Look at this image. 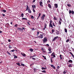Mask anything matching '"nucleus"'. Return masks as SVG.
I'll use <instances>...</instances> for the list:
<instances>
[{"label": "nucleus", "instance_id": "1", "mask_svg": "<svg viewBox=\"0 0 74 74\" xmlns=\"http://www.w3.org/2000/svg\"><path fill=\"white\" fill-rule=\"evenodd\" d=\"M48 41L47 39V37H45L43 39V43H45L46 42Z\"/></svg>", "mask_w": 74, "mask_h": 74}, {"label": "nucleus", "instance_id": "2", "mask_svg": "<svg viewBox=\"0 0 74 74\" xmlns=\"http://www.w3.org/2000/svg\"><path fill=\"white\" fill-rule=\"evenodd\" d=\"M45 17V14H43L42 16L41 17V19L42 21H44V20Z\"/></svg>", "mask_w": 74, "mask_h": 74}, {"label": "nucleus", "instance_id": "3", "mask_svg": "<svg viewBox=\"0 0 74 74\" xmlns=\"http://www.w3.org/2000/svg\"><path fill=\"white\" fill-rule=\"evenodd\" d=\"M69 13L70 15V14H71V13H72V14L73 15H74V12L73 10H72L71 11V10H69Z\"/></svg>", "mask_w": 74, "mask_h": 74}, {"label": "nucleus", "instance_id": "4", "mask_svg": "<svg viewBox=\"0 0 74 74\" xmlns=\"http://www.w3.org/2000/svg\"><path fill=\"white\" fill-rule=\"evenodd\" d=\"M48 51H49V53H51L52 52V51H51V49L49 48V47H48Z\"/></svg>", "mask_w": 74, "mask_h": 74}, {"label": "nucleus", "instance_id": "5", "mask_svg": "<svg viewBox=\"0 0 74 74\" xmlns=\"http://www.w3.org/2000/svg\"><path fill=\"white\" fill-rule=\"evenodd\" d=\"M58 36H56V37H55L52 40V41H54L56 39H57V38H58Z\"/></svg>", "mask_w": 74, "mask_h": 74}, {"label": "nucleus", "instance_id": "6", "mask_svg": "<svg viewBox=\"0 0 74 74\" xmlns=\"http://www.w3.org/2000/svg\"><path fill=\"white\" fill-rule=\"evenodd\" d=\"M40 5L41 7H43V3H42V2L41 1H40L39 2Z\"/></svg>", "mask_w": 74, "mask_h": 74}, {"label": "nucleus", "instance_id": "7", "mask_svg": "<svg viewBox=\"0 0 74 74\" xmlns=\"http://www.w3.org/2000/svg\"><path fill=\"white\" fill-rule=\"evenodd\" d=\"M54 7L56 8H57L58 7V4L55 3L54 4Z\"/></svg>", "mask_w": 74, "mask_h": 74}, {"label": "nucleus", "instance_id": "8", "mask_svg": "<svg viewBox=\"0 0 74 74\" xmlns=\"http://www.w3.org/2000/svg\"><path fill=\"white\" fill-rule=\"evenodd\" d=\"M21 55H22L23 56H24V57H25V56H26V54L23 53H23H21Z\"/></svg>", "mask_w": 74, "mask_h": 74}, {"label": "nucleus", "instance_id": "9", "mask_svg": "<svg viewBox=\"0 0 74 74\" xmlns=\"http://www.w3.org/2000/svg\"><path fill=\"white\" fill-rule=\"evenodd\" d=\"M60 59L61 60H62V58L63 57V56H62V55L61 54L60 55Z\"/></svg>", "mask_w": 74, "mask_h": 74}, {"label": "nucleus", "instance_id": "10", "mask_svg": "<svg viewBox=\"0 0 74 74\" xmlns=\"http://www.w3.org/2000/svg\"><path fill=\"white\" fill-rule=\"evenodd\" d=\"M49 27H51L52 28H53V25L52 24H49Z\"/></svg>", "mask_w": 74, "mask_h": 74}, {"label": "nucleus", "instance_id": "11", "mask_svg": "<svg viewBox=\"0 0 74 74\" xmlns=\"http://www.w3.org/2000/svg\"><path fill=\"white\" fill-rule=\"evenodd\" d=\"M51 67L53 68V69H55V67L53 66V65H51Z\"/></svg>", "mask_w": 74, "mask_h": 74}, {"label": "nucleus", "instance_id": "12", "mask_svg": "<svg viewBox=\"0 0 74 74\" xmlns=\"http://www.w3.org/2000/svg\"><path fill=\"white\" fill-rule=\"evenodd\" d=\"M48 6L49 8H52V6H51V5L49 4L48 5Z\"/></svg>", "mask_w": 74, "mask_h": 74}, {"label": "nucleus", "instance_id": "13", "mask_svg": "<svg viewBox=\"0 0 74 74\" xmlns=\"http://www.w3.org/2000/svg\"><path fill=\"white\" fill-rule=\"evenodd\" d=\"M47 25L46 24H45L44 28H43V30H45V28H46V27H47Z\"/></svg>", "mask_w": 74, "mask_h": 74}, {"label": "nucleus", "instance_id": "14", "mask_svg": "<svg viewBox=\"0 0 74 74\" xmlns=\"http://www.w3.org/2000/svg\"><path fill=\"white\" fill-rule=\"evenodd\" d=\"M53 19L54 21H56V20H57V17L55 16H54Z\"/></svg>", "mask_w": 74, "mask_h": 74}, {"label": "nucleus", "instance_id": "15", "mask_svg": "<svg viewBox=\"0 0 74 74\" xmlns=\"http://www.w3.org/2000/svg\"><path fill=\"white\" fill-rule=\"evenodd\" d=\"M18 30L19 31H23V29L22 28H18Z\"/></svg>", "mask_w": 74, "mask_h": 74}, {"label": "nucleus", "instance_id": "16", "mask_svg": "<svg viewBox=\"0 0 74 74\" xmlns=\"http://www.w3.org/2000/svg\"><path fill=\"white\" fill-rule=\"evenodd\" d=\"M53 58H54L53 57H52L51 58V63H52L53 62V61H52Z\"/></svg>", "mask_w": 74, "mask_h": 74}, {"label": "nucleus", "instance_id": "17", "mask_svg": "<svg viewBox=\"0 0 74 74\" xmlns=\"http://www.w3.org/2000/svg\"><path fill=\"white\" fill-rule=\"evenodd\" d=\"M69 63H73V61L71 60H70L68 61Z\"/></svg>", "mask_w": 74, "mask_h": 74}, {"label": "nucleus", "instance_id": "18", "mask_svg": "<svg viewBox=\"0 0 74 74\" xmlns=\"http://www.w3.org/2000/svg\"><path fill=\"white\" fill-rule=\"evenodd\" d=\"M28 12L29 13H32V12L31 11V10H30V8H29V9H28Z\"/></svg>", "mask_w": 74, "mask_h": 74}, {"label": "nucleus", "instance_id": "19", "mask_svg": "<svg viewBox=\"0 0 74 74\" xmlns=\"http://www.w3.org/2000/svg\"><path fill=\"white\" fill-rule=\"evenodd\" d=\"M64 32L66 33H67V29L66 28L64 29Z\"/></svg>", "mask_w": 74, "mask_h": 74}, {"label": "nucleus", "instance_id": "20", "mask_svg": "<svg viewBox=\"0 0 74 74\" xmlns=\"http://www.w3.org/2000/svg\"><path fill=\"white\" fill-rule=\"evenodd\" d=\"M67 5L68 6L70 7H71V5L70 4H67Z\"/></svg>", "mask_w": 74, "mask_h": 74}, {"label": "nucleus", "instance_id": "21", "mask_svg": "<svg viewBox=\"0 0 74 74\" xmlns=\"http://www.w3.org/2000/svg\"><path fill=\"white\" fill-rule=\"evenodd\" d=\"M38 38H43V36H38Z\"/></svg>", "mask_w": 74, "mask_h": 74}, {"label": "nucleus", "instance_id": "22", "mask_svg": "<svg viewBox=\"0 0 74 74\" xmlns=\"http://www.w3.org/2000/svg\"><path fill=\"white\" fill-rule=\"evenodd\" d=\"M8 47V48H9V49H11V48H12V47L11 46V45H9Z\"/></svg>", "mask_w": 74, "mask_h": 74}, {"label": "nucleus", "instance_id": "23", "mask_svg": "<svg viewBox=\"0 0 74 74\" xmlns=\"http://www.w3.org/2000/svg\"><path fill=\"white\" fill-rule=\"evenodd\" d=\"M55 31L54 29H52L51 30V32H52V33H54V32Z\"/></svg>", "mask_w": 74, "mask_h": 74}, {"label": "nucleus", "instance_id": "24", "mask_svg": "<svg viewBox=\"0 0 74 74\" xmlns=\"http://www.w3.org/2000/svg\"><path fill=\"white\" fill-rule=\"evenodd\" d=\"M7 52L8 54V55H10V56H11V53H10L9 52H8V51H7Z\"/></svg>", "mask_w": 74, "mask_h": 74}, {"label": "nucleus", "instance_id": "25", "mask_svg": "<svg viewBox=\"0 0 74 74\" xmlns=\"http://www.w3.org/2000/svg\"><path fill=\"white\" fill-rule=\"evenodd\" d=\"M52 25H53V26H54V27H56V25H55L54 23H53Z\"/></svg>", "mask_w": 74, "mask_h": 74}, {"label": "nucleus", "instance_id": "26", "mask_svg": "<svg viewBox=\"0 0 74 74\" xmlns=\"http://www.w3.org/2000/svg\"><path fill=\"white\" fill-rule=\"evenodd\" d=\"M61 23H62V21H59V24L60 25H61Z\"/></svg>", "mask_w": 74, "mask_h": 74}, {"label": "nucleus", "instance_id": "27", "mask_svg": "<svg viewBox=\"0 0 74 74\" xmlns=\"http://www.w3.org/2000/svg\"><path fill=\"white\" fill-rule=\"evenodd\" d=\"M46 69H47V68H44L43 67L42 68V70H46Z\"/></svg>", "mask_w": 74, "mask_h": 74}, {"label": "nucleus", "instance_id": "28", "mask_svg": "<svg viewBox=\"0 0 74 74\" xmlns=\"http://www.w3.org/2000/svg\"><path fill=\"white\" fill-rule=\"evenodd\" d=\"M16 64L19 66H21V65H20V64L19 63H16Z\"/></svg>", "mask_w": 74, "mask_h": 74}, {"label": "nucleus", "instance_id": "29", "mask_svg": "<svg viewBox=\"0 0 74 74\" xmlns=\"http://www.w3.org/2000/svg\"><path fill=\"white\" fill-rule=\"evenodd\" d=\"M22 19L23 20H27V18H23Z\"/></svg>", "mask_w": 74, "mask_h": 74}, {"label": "nucleus", "instance_id": "30", "mask_svg": "<svg viewBox=\"0 0 74 74\" xmlns=\"http://www.w3.org/2000/svg\"><path fill=\"white\" fill-rule=\"evenodd\" d=\"M29 51H31V52H33V49H29Z\"/></svg>", "mask_w": 74, "mask_h": 74}, {"label": "nucleus", "instance_id": "31", "mask_svg": "<svg viewBox=\"0 0 74 74\" xmlns=\"http://www.w3.org/2000/svg\"><path fill=\"white\" fill-rule=\"evenodd\" d=\"M3 12H6L7 11H6V10H3Z\"/></svg>", "mask_w": 74, "mask_h": 74}, {"label": "nucleus", "instance_id": "32", "mask_svg": "<svg viewBox=\"0 0 74 74\" xmlns=\"http://www.w3.org/2000/svg\"><path fill=\"white\" fill-rule=\"evenodd\" d=\"M28 9H29V7H28V5H27V8H26V11H27V10H28Z\"/></svg>", "mask_w": 74, "mask_h": 74}, {"label": "nucleus", "instance_id": "33", "mask_svg": "<svg viewBox=\"0 0 74 74\" xmlns=\"http://www.w3.org/2000/svg\"><path fill=\"white\" fill-rule=\"evenodd\" d=\"M21 17H23V13H22L21 14Z\"/></svg>", "mask_w": 74, "mask_h": 74}, {"label": "nucleus", "instance_id": "34", "mask_svg": "<svg viewBox=\"0 0 74 74\" xmlns=\"http://www.w3.org/2000/svg\"><path fill=\"white\" fill-rule=\"evenodd\" d=\"M42 73H46V71L45 70L43 71H42Z\"/></svg>", "mask_w": 74, "mask_h": 74}, {"label": "nucleus", "instance_id": "35", "mask_svg": "<svg viewBox=\"0 0 74 74\" xmlns=\"http://www.w3.org/2000/svg\"><path fill=\"white\" fill-rule=\"evenodd\" d=\"M50 2H51V1H50L49 0H48V1H47V3L49 4V3H50Z\"/></svg>", "mask_w": 74, "mask_h": 74}, {"label": "nucleus", "instance_id": "36", "mask_svg": "<svg viewBox=\"0 0 74 74\" xmlns=\"http://www.w3.org/2000/svg\"><path fill=\"white\" fill-rule=\"evenodd\" d=\"M54 53H54V52L53 53L51 54V56H53V55H54Z\"/></svg>", "mask_w": 74, "mask_h": 74}, {"label": "nucleus", "instance_id": "37", "mask_svg": "<svg viewBox=\"0 0 74 74\" xmlns=\"http://www.w3.org/2000/svg\"><path fill=\"white\" fill-rule=\"evenodd\" d=\"M27 24L28 25H29V26H30V23L29 22H27Z\"/></svg>", "mask_w": 74, "mask_h": 74}, {"label": "nucleus", "instance_id": "38", "mask_svg": "<svg viewBox=\"0 0 74 74\" xmlns=\"http://www.w3.org/2000/svg\"><path fill=\"white\" fill-rule=\"evenodd\" d=\"M42 57H43V58H44V59H45V60H46V57H45L44 56H42Z\"/></svg>", "mask_w": 74, "mask_h": 74}, {"label": "nucleus", "instance_id": "39", "mask_svg": "<svg viewBox=\"0 0 74 74\" xmlns=\"http://www.w3.org/2000/svg\"><path fill=\"white\" fill-rule=\"evenodd\" d=\"M15 51L14 49H13L11 51H10V52H14Z\"/></svg>", "mask_w": 74, "mask_h": 74}, {"label": "nucleus", "instance_id": "40", "mask_svg": "<svg viewBox=\"0 0 74 74\" xmlns=\"http://www.w3.org/2000/svg\"><path fill=\"white\" fill-rule=\"evenodd\" d=\"M21 66H23V67H25V64H21Z\"/></svg>", "mask_w": 74, "mask_h": 74}, {"label": "nucleus", "instance_id": "41", "mask_svg": "<svg viewBox=\"0 0 74 74\" xmlns=\"http://www.w3.org/2000/svg\"><path fill=\"white\" fill-rule=\"evenodd\" d=\"M37 36H38V34H39V33H40L38 32H37Z\"/></svg>", "mask_w": 74, "mask_h": 74}, {"label": "nucleus", "instance_id": "42", "mask_svg": "<svg viewBox=\"0 0 74 74\" xmlns=\"http://www.w3.org/2000/svg\"><path fill=\"white\" fill-rule=\"evenodd\" d=\"M69 39H68L66 41V42H68L69 41Z\"/></svg>", "mask_w": 74, "mask_h": 74}, {"label": "nucleus", "instance_id": "43", "mask_svg": "<svg viewBox=\"0 0 74 74\" xmlns=\"http://www.w3.org/2000/svg\"><path fill=\"white\" fill-rule=\"evenodd\" d=\"M31 18L32 19H34V16H32L31 17Z\"/></svg>", "mask_w": 74, "mask_h": 74}, {"label": "nucleus", "instance_id": "44", "mask_svg": "<svg viewBox=\"0 0 74 74\" xmlns=\"http://www.w3.org/2000/svg\"><path fill=\"white\" fill-rule=\"evenodd\" d=\"M60 21H62V18H60Z\"/></svg>", "mask_w": 74, "mask_h": 74}, {"label": "nucleus", "instance_id": "45", "mask_svg": "<svg viewBox=\"0 0 74 74\" xmlns=\"http://www.w3.org/2000/svg\"><path fill=\"white\" fill-rule=\"evenodd\" d=\"M52 20H50L49 24H52Z\"/></svg>", "mask_w": 74, "mask_h": 74}, {"label": "nucleus", "instance_id": "46", "mask_svg": "<svg viewBox=\"0 0 74 74\" xmlns=\"http://www.w3.org/2000/svg\"><path fill=\"white\" fill-rule=\"evenodd\" d=\"M46 45V46L48 47H49V45L48 44H47L46 45Z\"/></svg>", "mask_w": 74, "mask_h": 74}, {"label": "nucleus", "instance_id": "47", "mask_svg": "<svg viewBox=\"0 0 74 74\" xmlns=\"http://www.w3.org/2000/svg\"><path fill=\"white\" fill-rule=\"evenodd\" d=\"M41 49L42 51H44V49L42 48Z\"/></svg>", "mask_w": 74, "mask_h": 74}, {"label": "nucleus", "instance_id": "48", "mask_svg": "<svg viewBox=\"0 0 74 74\" xmlns=\"http://www.w3.org/2000/svg\"><path fill=\"white\" fill-rule=\"evenodd\" d=\"M68 67H72V66L71 65H69Z\"/></svg>", "mask_w": 74, "mask_h": 74}, {"label": "nucleus", "instance_id": "49", "mask_svg": "<svg viewBox=\"0 0 74 74\" xmlns=\"http://www.w3.org/2000/svg\"><path fill=\"white\" fill-rule=\"evenodd\" d=\"M52 56H53V57H54V58H55L56 57V56H55V54H54Z\"/></svg>", "mask_w": 74, "mask_h": 74}, {"label": "nucleus", "instance_id": "50", "mask_svg": "<svg viewBox=\"0 0 74 74\" xmlns=\"http://www.w3.org/2000/svg\"><path fill=\"white\" fill-rule=\"evenodd\" d=\"M59 34V31L57 32L56 34L58 35Z\"/></svg>", "mask_w": 74, "mask_h": 74}, {"label": "nucleus", "instance_id": "51", "mask_svg": "<svg viewBox=\"0 0 74 74\" xmlns=\"http://www.w3.org/2000/svg\"><path fill=\"white\" fill-rule=\"evenodd\" d=\"M63 74H66V72H65V71H64L63 72Z\"/></svg>", "mask_w": 74, "mask_h": 74}, {"label": "nucleus", "instance_id": "52", "mask_svg": "<svg viewBox=\"0 0 74 74\" xmlns=\"http://www.w3.org/2000/svg\"><path fill=\"white\" fill-rule=\"evenodd\" d=\"M57 69H59L60 68V67H59V66H58L57 67Z\"/></svg>", "mask_w": 74, "mask_h": 74}, {"label": "nucleus", "instance_id": "53", "mask_svg": "<svg viewBox=\"0 0 74 74\" xmlns=\"http://www.w3.org/2000/svg\"><path fill=\"white\" fill-rule=\"evenodd\" d=\"M18 58V57L16 56H15L14 57V58Z\"/></svg>", "mask_w": 74, "mask_h": 74}, {"label": "nucleus", "instance_id": "54", "mask_svg": "<svg viewBox=\"0 0 74 74\" xmlns=\"http://www.w3.org/2000/svg\"><path fill=\"white\" fill-rule=\"evenodd\" d=\"M36 1V0H33L32 1V3H34Z\"/></svg>", "mask_w": 74, "mask_h": 74}, {"label": "nucleus", "instance_id": "55", "mask_svg": "<svg viewBox=\"0 0 74 74\" xmlns=\"http://www.w3.org/2000/svg\"><path fill=\"white\" fill-rule=\"evenodd\" d=\"M71 56L73 58H74V56L73 54L71 55Z\"/></svg>", "mask_w": 74, "mask_h": 74}, {"label": "nucleus", "instance_id": "56", "mask_svg": "<svg viewBox=\"0 0 74 74\" xmlns=\"http://www.w3.org/2000/svg\"><path fill=\"white\" fill-rule=\"evenodd\" d=\"M69 53H70V54L71 55L73 54V53H71V52H70Z\"/></svg>", "mask_w": 74, "mask_h": 74}, {"label": "nucleus", "instance_id": "57", "mask_svg": "<svg viewBox=\"0 0 74 74\" xmlns=\"http://www.w3.org/2000/svg\"><path fill=\"white\" fill-rule=\"evenodd\" d=\"M38 16H41V13H39V14H38Z\"/></svg>", "mask_w": 74, "mask_h": 74}, {"label": "nucleus", "instance_id": "58", "mask_svg": "<svg viewBox=\"0 0 74 74\" xmlns=\"http://www.w3.org/2000/svg\"><path fill=\"white\" fill-rule=\"evenodd\" d=\"M33 11L34 12H35V10H34V9H33Z\"/></svg>", "mask_w": 74, "mask_h": 74}, {"label": "nucleus", "instance_id": "59", "mask_svg": "<svg viewBox=\"0 0 74 74\" xmlns=\"http://www.w3.org/2000/svg\"><path fill=\"white\" fill-rule=\"evenodd\" d=\"M2 15H3V16H5V14H2Z\"/></svg>", "mask_w": 74, "mask_h": 74}, {"label": "nucleus", "instance_id": "60", "mask_svg": "<svg viewBox=\"0 0 74 74\" xmlns=\"http://www.w3.org/2000/svg\"><path fill=\"white\" fill-rule=\"evenodd\" d=\"M14 26H15V27H17V26H18V25H17V24H16Z\"/></svg>", "mask_w": 74, "mask_h": 74}, {"label": "nucleus", "instance_id": "61", "mask_svg": "<svg viewBox=\"0 0 74 74\" xmlns=\"http://www.w3.org/2000/svg\"><path fill=\"white\" fill-rule=\"evenodd\" d=\"M33 57H35V56H36V55L34 54V55H33Z\"/></svg>", "mask_w": 74, "mask_h": 74}, {"label": "nucleus", "instance_id": "62", "mask_svg": "<svg viewBox=\"0 0 74 74\" xmlns=\"http://www.w3.org/2000/svg\"><path fill=\"white\" fill-rule=\"evenodd\" d=\"M36 69L35 68L34 69V71L35 72H36Z\"/></svg>", "mask_w": 74, "mask_h": 74}, {"label": "nucleus", "instance_id": "63", "mask_svg": "<svg viewBox=\"0 0 74 74\" xmlns=\"http://www.w3.org/2000/svg\"><path fill=\"white\" fill-rule=\"evenodd\" d=\"M8 42H11V40L10 39H9L8 40Z\"/></svg>", "mask_w": 74, "mask_h": 74}, {"label": "nucleus", "instance_id": "64", "mask_svg": "<svg viewBox=\"0 0 74 74\" xmlns=\"http://www.w3.org/2000/svg\"><path fill=\"white\" fill-rule=\"evenodd\" d=\"M32 59H33V60H36V59H35V58H32Z\"/></svg>", "mask_w": 74, "mask_h": 74}]
</instances>
